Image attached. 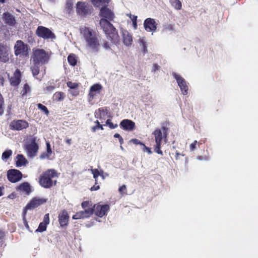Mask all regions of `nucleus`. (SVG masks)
<instances>
[{"label": "nucleus", "instance_id": "nucleus-20", "mask_svg": "<svg viewBox=\"0 0 258 258\" xmlns=\"http://www.w3.org/2000/svg\"><path fill=\"white\" fill-rule=\"evenodd\" d=\"M21 73L19 69H17L13 76L10 78V84L13 86H18L21 82Z\"/></svg>", "mask_w": 258, "mask_h": 258}, {"label": "nucleus", "instance_id": "nucleus-51", "mask_svg": "<svg viewBox=\"0 0 258 258\" xmlns=\"http://www.w3.org/2000/svg\"><path fill=\"white\" fill-rule=\"evenodd\" d=\"M23 221H24V223L25 226V227H26L28 229H29V225H28V222L27 221V220H26V218H25V215H26V214H24V213L23 212Z\"/></svg>", "mask_w": 258, "mask_h": 258}, {"label": "nucleus", "instance_id": "nucleus-32", "mask_svg": "<svg viewBox=\"0 0 258 258\" xmlns=\"http://www.w3.org/2000/svg\"><path fill=\"white\" fill-rule=\"evenodd\" d=\"M91 171L93 175V178L95 179V183L97 184V178L99 175H101L100 171L97 169H91Z\"/></svg>", "mask_w": 258, "mask_h": 258}, {"label": "nucleus", "instance_id": "nucleus-47", "mask_svg": "<svg viewBox=\"0 0 258 258\" xmlns=\"http://www.w3.org/2000/svg\"><path fill=\"white\" fill-rule=\"evenodd\" d=\"M119 192L121 194V195H123V194H126V187L125 185H122V186H121L119 188V189H118Z\"/></svg>", "mask_w": 258, "mask_h": 258}, {"label": "nucleus", "instance_id": "nucleus-31", "mask_svg": "<svg viewBox=\"0 0 258 258\" xmlns=\"http://www.w3.org/2000/svg\"><path fill=\"white\" fill-rule=\"evenodd\" d=\"M12 154V151L11 150H6L2 156V158L3 160H7Z\"/></svg>", "mask_w": 258, "mask_h": 258}, {"label": "nucleus", "instance_id": "nucleus-19", "mask_svg": "<svg viewBox=\"0 0 258 258\" xmlns=\"http://www.w3.org/2000/svg\"><path fill=\"white\" fill-rule=\"evenodd\" d=\"M120 127L124 131H132L135 128V123L130 119H123L120 123Z\"/></svg>", "mask_w": 258, "mask_h": 258}, {"label": "nucleus", "instance_id": "nucleus-24", "mask_svg": "<svg viewBox=\"0 0 258 258\" xmlns=\"http://www.w3.org/2000/svg\"><path fill=\"white\" fill-rule=\"evenodd\" d=\"M17 160L16 162L17 167L25 166L28 163L25 157L22 154H18L17 156Z\"/></svg>", "mask_w": 258, "mask_h": 258}, {"label": "nucleus", "instance_id": "nucleus-62", "mask_svg": "<svg viewBox=\"0 0 258 258\" xmlns=\"http://www.w3.org/2000/svg\"><path fill=\"white\" fill-rule=\"evenodd\" d=\"M66 142L67 144L70 145L72 143V140L71 139H68L66 140Z\"/></svg>", "mask_w": 258, "mask_h": 258}, {"label": "nucleus", "instance_id": "nucleus-55", "mask_svg": "<svg viewBox=\"0 0 258 258\" xmlns=\"http://www.w3.org/2000/svg\"><path fill=\"white\" fill-rule=\"evenodd\" d=\"M54 87L53 86H47L45 88V90L47 92L52 91L54 89Z\"/></svg>", "mask_w": 258, "mask_h": 258}, {"label": "nucleus", "instance_id": "nucleus-38", "mask_svg": "<svg viewBox=\"0 0 258 258\" xmlns=\"http://www.w3.org/2000/svg\"><path fill=\"white\" fill-rule=\"evenodd\" d=\"M98 111L99 112V114H102L103 117H105L108 114V109L107 107H101L98 109Z\"/></svg>", "mask_w": 258, "mask_h": 258}, {"label": "nucleus", "instance_id": "nucleus-21", "mask_svg": "<svg viewBox=\"0 0 258 258\" xmlns=\"http://www.w3.org/2000/svg\"><path fill=\"white\" fill-rule=\"evenodd\" d=\"M3 20L6 24L10 26H14L16 23L15 17L9 12L3 14Z\"/></svg>", "mask_w": 258, "mask_h": 258}, {"label": "nucleus", "instance_id": "nucleus-61", "mask_svg": "<svg viewBox=\"0 0 258 258\" xmlns=\"http://www.w3.org/2000/svg\"><path fill=\"white\" fill-rule=\"evenodd\" d=\"M181 154L178 152H176V155H175V159L177 160L179 158V156H180Z\"/></svg>", "mask_w": 258, "mask_h": 258}, {"label": "nucleus", "instance_id": "nucleus-22", "mask_svg": "<svg viewBox=\"0 0 258 258\" xmlns=\"http://www.w3.org/2000/svg\"><path fill=\"white\" fill-rule=\"evenodd\" d=\"M16 190L23 191L28 195L32 192L31 185L28 182H24L19 184L16 187Z\"/></svg>", "mask_w": 258, "mask_h": 258}, {"label": "nucleus", "instance_id": "nucleus-53", "mask_svg": "<svg viewBox=\"0 0 258 258\" xmlns=\"http://www.w3.org/2000/svg\"><path fill=\"white\" fill-rule=\"evenodd\" d=\"M70 93L73 95V96H77L78 95H79V91L77 89V90H73V91H71L70 92Z\"/></svg>", "mask_w": 258, "mask_h": 258}, {"label": "nucleus", "instance_id": "nucleus-15", "mask_svg": "<svg viewBox=\"0 0 258 258\" xmlns=\"http://www.w3.org/2000/svg\"><path fill=\"white\" fill-rule=\"evenodd\" d=\"M103 89V87L99 83H96L92 85L89 89L88 98L89 101L94 99L95 97L99 94Z\"/></svg>", "mask_w": 258, "mask_h": 258}, {"label": "nucleus", "instance_id": "nucleus-58", "mask_svg": "<svg viewBox=\"0 0 258 258\" xmlns=\"http://www.w3.org/2000/svg\"><path fill=\"white\" fill-rule=\"evenodd\" d=\"M132 22H136L137 20V16H133L132 17H131Z\"/></svg>", "mask_w": 258, "mask_h": 258}, {"label": "nucleus", "instance_id": "nucleus-57", "mask_svg": "<svg viewBox=\"0 0 258 258\" xmlns=\"http://www.w3.org/2000/svg\"><path fill=\"white\" fill-rule=\"evenodd\" d=\"M29 43H33L35 41L34 38L32 36H29L28 38Z\"/></svg>", "mask_w": 258, "mask_h": 258}, {"label": "nucleus", "instance_id": "nucleus-4", "mask_svg": "<svg viewBox=\"0 0 258 258\" xmlns=\"http://www.w3.org/2000/svg\"><path fill=\"white\" fill-rule=\"evenodd\" d=\"M81 33L85 40L86 47H89L95 52H98L100 44L96 32L92 29L84 27L81 29Z\"/></svg>", "mask_w": 258, "mask_h": 258}, {"label": "nucleus", "instance_id": "nucleus-48", "mask_svg": "<svg viewBox=\"0 0 258 258\" xmlns=\"http://www.w3.org/2000/svg\"><path fill=\"white\" fill-rule=\"evenodd\" d=\"M103 47L106 50L110 49L108 42L106 40H103L102 43Z\"/></svg>", "mask_w": 258, "mask_h": 258}, {"label": "nucleus", "instance_id": "nucleus-60", "mask_svg": "<svg viewBox=\"0 0 258 258\" xmlns=\"http://www.w3.org/2000/svg\"><path fill=\"white\" fill-rule=\"evenodd\" d=\"M167 28L171 30H173L174 29L173 25L171 24H169L167 27Z\"/></svg>", "mask_w": 258, "mask_h": 258}, {"label": "nucleus", "instance_id": "nucleus-43", "mask_svg": "<svg viewBox=\"0 0 258 258\" xmlns=\"http://www.w3.org/2000/svg\"><path fill=\"white\" fill-rule=\"evenodd\" d=\"M49 214L48 213L46 214L43 217L42 222L48 225L49 223Z\"/></svg>", "mask_w": 258, "mask_h": 258}, {"label": "nucleus", "instance_id": "nucleus-46", "mask_svg": "<svg viewBox=\"0 0 258 258\" xmlns=\"http://www.w3.org/2000/svg\"><path fill=\"white\" fill-rule=\"evenodd\" d=\"M198 142L197 141H195L193 143H192L189 146V149L191 151H194L197 146Z\"/></svg>", "mask_w": 258, "mask_h": 258}, {"label": "nucleus", "instance_id": "nucleus-3", "mask_svg": "<svg viewBox=\"0 0 258 258\" xmlns=\"http://www.w3.org/2000/svg\"><path fill=\"white\" fill-rule=\"evenodd\" d=\"M33 65L31 67L34 77L37 76L40 72V66L47 63L49 60V55L43 49H33L31 56Z\"/></svg>", "mask_w": 258, "mask_h": 258}, {"label": "nucleus", "instance_id": "nucleus-37", "mask_svg": "<svg viewBox=\"0 0 258 258\" xmlns=\"http://www.w3.org/2000/svg\"><path fill=\"white\" fill-rule=\"evenodd\" d=\"M47 224H46L43 222H41L39 224L38 228L36 230V232H42L45 231L47 228Z\"/></svg>", "mask_w": 258, "mask_h": 258}, {"label": "nucleus", "instance_id": "nucleus-52", "mask_svg": "<svg viewBox=\"0 0 258 258\" xmlns=\"http://www.w3.org/2000/svg\"><path fill=\"white\" fill-rule=\"evenodd\" d=\"M160 66L157 63H154L152 68V71L155 72L156 71L159 70Z\"/></svg>", "mask_w": 258, "mask_h": 258}, {"label": "nucleus", "instance_id": "nucleus-2", "mask_svg": "<svg viewBox=\"0 0 258 258\" xmlns=\"http://www.w3.org/2000/svg\"><path fill=\"white\" fill-rule=\"evenodd\" d=\"M109 209L110 207L107 204H94L92 208H88L85 211L77 212L73 216L72 218L75 220L88 218L91 217L93 213L96 216L102 218L107 215Z\"/></svg>", "mask_w": 258, "mask_h": 258}, {"label": "nucleus", "instance_id": "nucleus-49", "mask_svg": "<svg viewBox=\"0 0 258 258\" xmlns=\"http://www.w3.org/2000/svg\"><path fill=\"white\" fill-rule=\"evenodd\" d=\"M131 142L135 145H140L141 146L144 145V143L137 139H133L131 140Z\"/></svg>", "mask_w": 258, "mask_h": 258}, {"label": "nucleus", "instance_id": "nucleus-50", "mask_svg": "<svg viewBox=\"0 0 258 258\" xmlns=\"http://www.w3.org/2000/svg\"><path fill=\"white\" fill-rule=\"evenodd\" d=\"M50 155L47 154L45 152H43L40 156V158L41 159H44L45 158H49L50 157Z\"/></svg>", "mask_w": 258, "mask_h": 258}, {"label": "nucleus", "instance_id": "nucleus-23", "mask_svg": "<svg viewBox=\"0 0 258 258\" xmlns=\"http://www.w3.org/2000/svg\"><path fill=\"white\" fill-rule=\"evenodd\" d=\"M123 42L126 46H130L133 42L132 35L126 30L122 31Z\"/></svg>", "mask_w": 258, "mask_h": 258}, {"label": "nucleus", "instance_id": "nucleus-12", "mask_svg": "<svg viewBox=\"0 0 258 258\" xmlns=\"http://www.w3.org/2000/svg\"><path fill=\"white\" fill-rule=\"evenodd\" d=\"M29 127V123L23 119L14 120L10 124V127L12 130L21 131Z\"/></svg>", "mask_w": 258, "mask_h": 258}, {"label": "nucleus", "instance_id": "nucleus-45", "mask_svg": "<svg viewBox=\"0 0 258 258\" xmlns=\"http://www.w3.org/2000/svg\"><path fill=\"white\" fill-rule=\"evenodd\" d=\"M142 146V150L144 152H147L149 154H151L152 153L151 149L150 148L147 147L144 144Z\"/></svg>", "mask_w": 258, "mask_h": 258}, {"label": "nucleus", "instance_id": "nucleus-9", "mask_svg": "<svg viewBox=\"0 0 258 258\" xmlns=\"http://www.w3.org/2000/svg\"><path fill=\"white\" fill-rule=\"evenodd\" d=\"M36 35L39 38L44 39H54L55 34L49 28L43 26H39L36 30Z\"/></svg>", "mask_w": 258, "mask_h": 258}, {"label": "nucleus", "instance_id": "nucleus-6", "mask_svg": "<svg viewBox=\"0 0 258 258\" xmlns=\"http://www.w3.org/2000/svg\"><path fill=\"white\" fill-rule=\"evenodd\" d=\"M57 177V173L55 170L53 169L47 170L40 175L39 180V184L44 188H50L53 185H55L56 183V181L55 180L53 182L52 179Z\"/></svg>", "mask_w": 258, "mask_h": 258}, {"label": "nucleus", "instance_id": "nucleus-1", "mask_svg": "<svg viewBox=\"0 0 258 258\" xmlns=\"http://www.w3.org/2000/svg\"><path fill=\"white\" fill-rule=\"evenodd\" d=\"M100 15L104 18L100 19L99 24L106 38L111 43L117 44L119 41L117 30L108 20L112 21L114 18L113 13L106 7H102L100 10Z\"/></svg>", "mask_w": 258, "mask_h": 258}, {"label": "nucleus", "instance_id": "nucleus-14", "mask_svg": "<svg viewBox=\"0 0 258 258\" xmlns=\"http://www.w3.org/2000/svg\"><path fill=\"white\" fill-rule=\"evenodd\" d=\"M90 12L89 6L88 3L84 2H78L76 4V12L81 16H86Z\"/></svg>", "mask_w": 258, "mask_h": 258}, {"label": "nucleus", "instance_id": "nucleus-30", "mask_svg": "<svg viewBox=\"0 0 258 258\" xmlns=\"http://www.w3.org/2000/svg\"><path fill=\"white\" fill-rule=\"evenodd\" d=\"M95 123L96 124V125L95 126H93L91 127V131L95 133L96 132L97 130H104V128L103 127V125L101 124L100 123V122L97 120L96 121H95Z\"/></svg>", "mask_w": 258, "mask_h": 258}, {"label": "nucleus", "instance_id": "nucleus-42", "mask_svg": "<svg viewBox=\"0 0 258 258\" xmlns=\"http://www.w3.org/2000/svg\"><path fill=\"white\" fill-rule=\"evenodd\" d=\"M5 236V232L2 230H0V247L3 246Z\"/></svg>", "mask_w": 258, "mask_h": 258}, {"label": "nucleus", "instance_id": "nucleus-18", "mask_svg": "<svg viewBox=\"0 0 258 258\" xmlns=\"http://www.w3.org/2000/svg\"><path fill=\"white\" fill-rule=\"evenodd\" d=\"M58 218L59 223L61 227L68 226L70 216L68 212L66 210H62L59 213Z\"/></svg>", "mask_w": 258, "mask_h": 258}, {"label": "nucleus", "instance_id": "nucleus-29", "mask_svg": "<svg viewBox=\"0 0 258 258\" xmlns=\"http://www.w3.org/2000/svg\"><path fill=\"white\" fill-rule=\"evenodd\" d=\"M82 208L84 209V211L87 210L88 208H92V202L91 201H84L81 204Z\"/></svg>", "mask_w": 258, "mask_h": 258}, {"label": "nucleus", "instance_id": "nucleus-10", "mask_svg": "<svg viewBox=\"0 0 258 258\" xmlns=\"http://www.w3.org/2000/svg\"><path fill=\"white\" fill-rule=\"evenodd\" d=\"M46 200L37 197L33 198L26 206L24 210V214H26L27 210L34 209L45 203Z\"/></svg>", "mask_w": 258, "mask_h": 258}, {"label": "nucleus", "instance_id": "nucleus-17", "mask_svg": "<svg viewBox=\"0 0 258 258\" xmlns=\"http://www.w3.org/2000/svg\"><path fill=\"white\" fill-rule=\"evenodd\" d=\"M157 25L155 20L154 19L147 18L144 22L145 29L148 32H155L157 29Z\"/></svg>", "mask_w": 258, "mask_h": 258}, {"label": "nucleus", "instance_id": "nucleus-35", "mask_svg": "<svg viewBox=\"0 0 258 258\" xmlns=\"http://www.w3.org/2000/svg\"><path fill=\"white\" fill-rule=\"evenodd\" d=\"M37 107L39 109L43 111L46 115H48L49 114V111L45 106L43 105L41 103H38L37 104Z\"/></svg>", "mask_w": 258, "mask_h": 258}, {"label": "nucleus", "instance_id": "nucleus-8", "mask_svg": "<svg viewBox=\"0 0 258 258\" xmlns=\"http://www.w3.org/2000/svg\"><path fill=\"white\" fill-rule=\"evenodd\" d=\"M15 54L16 56H27L30 50L29 46L22 40H17L14 47Z\"/></svg>", "mask_w": 258, "mask_h": 258}, {"label": "nucleus", "instance_id": "nucleus-13", "mask_svg": "<svg viewBox=\"0 0 258 258\" xmlns=\"http://www.w3.org/2000/svg\"><path fill=\"white\" fill-rule=\"evenodd\" d=\"M172 76L176 80V82L180 89V90L183 95H187L188 93V87L187 85L185 79L181 76L177 75L175 73L172 74Z\"/></svg>", "mask_w": 258, "mask_h": 258}, {"label": "nucleus", "instance_id": "nucleus-39", "mask_svg": "<svg viewBox=\"0 0 258 258\" xmlns=\"http://www.w3.org/2000/svg\"><path fill=\"white\" fill-rule=\"evenodd\" d=\"M67 86L72 89H77L79 87V85L77 83H74L71 81H69L67 83Z\"/></svg>", "mask_w": 258, "mask_h": 258}, {"label": "nucleus", "instance_id": "nucleus-25", "mask_svg": "<svg viewBox=\"0 0 258 258\" xmlns=\"http://www.w3.org/2000/svg\"><path fill=\"white\" fill-rule=\"evenodd\" d=\"M110 0H91L92 5L96 8H99L101 6L109 4Z\"/></svg>", "mask_w": 258, "mask_h": 258}, {"label": "nucleus", "instance_id": "nucleus-11", "mask_svg": "<svg viewBox=\"0 0 258 258\" xmlns=\"http://www.w3.org/2000/svg\"><path fill=\"white\" fill-rule=\"evenodd\" d=\"M23 174L19 170L12 169L7 172V178L12 183H16L19 181L22 178Z\"/></svg>", "mask_w": 258, "mask_h": 258}, {"label": "nucleus", "instance_id": "nucleus-59", "mask_svg": "<svg viewBox=\"0 0 258 258\" xmlns=\"http://www.w3.org/2000/svg\"><path fill=\"white\" fill-rule=\"evenodd\" d=\"M144 53H145L147 51V48L145 43H143Z\"/></svg>", "mask_w": 258, "mask_h": 258}, {"label": "nucleus", "instance_id": "nucleus-63", "mask_svg": "<svg viewBox=\"0 0 258 258\" xmlns=\"http://www.w3.org/2000/svg\"><path fill=\"white\" fill-rule=\"evenodd\" d=\"M97 118H98L100 120L105 119V117H103L102 114H99Z\"/></svg>", "mask_w": 258, "mask_h": 258}, {"label": "nucleus", "instance_id": "nucleus-56", "mask_svg": "<svg viewBox=\"0 0 258 258\" xmlns=\"http://www.w3.org/2000/svg\"><path fill=\"white\" fill-rule=\"evenodd\" d=\"M5 80L4 77L0 75V86H3L4 84Z\"/></svg>", "mask_w": 258, "mask_h": 258}, {"label": "nucleus", "instance_id": "nucleus-36", "mask_svg": "<svg viewBox=\"0 0 258 258\" xmlns=\"http://www.w3.org/2000/svg\"><path fill=\"white\" fill-rule=\"evenodd\" d=\"M73 4L71 1H69L67 2L66 10L69 14H71L73 9Z\"/></svg>", "mask_w": 258, "mask_h": 258}, {"label": "nucleus", "instance_id": "nucleus-64", "mask_svg": "<svg viewBox=\"0 0 258 258\" xmlns=\"http://www.w3.org/2000/svg\"><path fill=\"white\" fill-rule=\"evenodd\" d=\"M133 26H134V28L136 29H137V21L136 22H133Z\"/></svg>", "mask_w": 258, "mask_h": 258}, {"label": "nucleus", "instance_id": "nucleus-7", "mask_svg": "<svg viewBox=\"0 0 258 258\" xmlns=\"http://www.w3.org/2000/svg\"><path fill=\"white\" fill-rule=\"evenodd\" d=\"M24 148L27 156L30 158H34L37 156L39 150V145L36 142V138L31 137L29 142L25 143Z\"/></svg>", "mask_w": 258, "mask_h": 258}, {"label": "nucleus", "instance_id": "nucleus-28", "mask_svg": "<svg viewBox=\"0 0 258 258\" xmlns=\"http://www.w3.org/2000/svg\"><path fill=\"white\" fill-rule=\"evenodd\" d=\"M53 97L55 100L57 101H61L64 99L65 94L62 92H56L54 94Z\"/></svg>", "mask_w": 258, "mask_h": 258}, {"label": "nucleus", "instance_id": "nucleus-33", "mask_svg": "<svg viewBox=\"0 0 258 258\" xmlns=\"http://www.w3.org/2000/svg\"><path fill=\"white\" fill-rule=\"evenodd\" d=\"M30 91V88L29 85L27 83H26L23 88V89L21 91V94L22 96H25L27 95V93Z\"/></svg>", "mask_w": 258, "mask_h": 258}, {"label": "nucleus", "instance_id": "nucleus-44", "mask_svg": "<svg viewBox=\"0 0 258 258\" xmlns=\"http://www.w3.org/2000/svg\"><path fill=\"white\" fill-rule=\"evenodd\" d=\"M47 154L49 155L50 156L52 154V150L51 148L50 144L49 142L46 143V152H45Z\"/></svg>", "mask_w": 258, "mask_h": 258}, {"label": "nucleus", "instance_id": "nucleus-27", "mask_svg": "<svg viewBox=\"0 0 258 258\" xmlns=\"http://www.w3.org/2000/svg\"><path fill=\"white\" fill-rule=\"evenodd\" d=\"M170 3L176 10H179L182 8V4L179 0H170Z\"/></svg>", "mask_w": 258, "mask_h": 258}, {"label": "nucleus", "instance_id": "nucleus-40", "mask_svg": "<svg viewBox=\"0 0 258 258\" xmlns=\"http://www.w3.org/2000/svg\"><path fill=\"white\" fill-rule=\"evenodd\" d=\"M106 125H107L111 129H114L118 126L117 124H113L111 119H108L106 121Z\"/></svg>", "mask_w": 258, "mask_h": 258}, {"label": "nucleus", "instance_id": "nucleus-26", "mask_svg": "<svg viewBox=\"0 0 258 258\" xmlns=\"http://www.w3.org/2000/svg\"><path fill=\"white\" fill-rule=\"evenodd\" d=\"M69 63L72 66H75L77 63V59L75 54L71 53L68 56Z\"/></svg>", "mask_w": 258, "mask_h": 258}, {"label": "nucleus", "instance_id": "nucleus-5", "mask_svg": "<svg viewBox=\"0 0 258 258\" xmlns=\"http://www.w3.org/2000/svg\"><path fill=\"white\" fill-rule=\"evenodd\" d=\"M169 128L167 124L162 123L161 128H156L153 132L155 138V145L154 147V151L155 152L160 155H163V152L161 150V144L163 140L166 142L168 135Z\"/></svg>", "mask_w": 258, "mask_h": 258}, {"label": "nucleus", "instance_id": "nucleus-41", "mask_svg": "<svg viewBox=\"0 0 258 258\" xmlns=\"http://www.w3.org/2000/svg\"><path fill=\"white\" fill-rule=\"evenodd\" d=\"M114 137L118 139L119 143L120 144V148L123 149V147L121 145L123 144V139L122 137L119 134L116 133L114 135Z\"/></svg>", "mask_w": 258, "mask_h": 258}, {"label": "nucleus", "instance_id": "nucleus-16", "mask_svg": "<svg viewBox=\"0 0 258 258\" xmlns=\"http://www.w3.org/2000/svg\"><path fill=\"white\" fill-rule=\"evenodd\" d=\"M10 48L4 44L0 43V61L6 62L9 60Z\"/></svg>", "mask_w": 258, "mask_h": 258}, {"label": "nucleus", "instance_id": "nucleus-34", "mask_svg": "<svg viewBox=\"0 0 258 258\" xmlns=\"http://www.w3.org/2000/svg\"><path fill=\"white\" fill-rule=\"evenodd\" d=\"M4 99L0 93V116L3 115L4 112Z\"/></svg>", "mask_w": 258, "mask_h": 258}, {"label": "nucleus", "instance_id": "nucleus-54", "mask_svg": "<svg viewBox=\"0 0 258 258\" xmlns=\"http://www.w3.org/2000/svg\"><path fill=\"white\" fill-rule=\"evenodd\" d=\"M96 184H97L95 183V185H94L93 186L91 187L90 190L91 191L97 190L100 188V186Z\"/></svg>", "mask_w": 258, "mask_h": 258}]
</instances>
